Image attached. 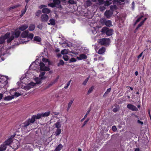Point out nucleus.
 <instances>
[{
  "label": "nucleus",
  "mask_w": 151,
  "mask_h": 151,
  "mask_svg": "<svg viewBox=\"0 0 151 151\" xmlns=\"http://www.w3.org/2000/svg\"><path fill=\"white\" fill-rule=\"evenodd\" d=\"M91 111L90 109H89L87 111L86 114L85 115L84 117L86 118L87 117L88 115L89 114L90 111Z\"/></svg>",
  "instance_id": "obj_53"
},
{
  "label": "nucleus",
  "mask_w": 151,
  "mask_h": 151,
  "mask_svg": "<svg viewBox=\"0 0 151 151\" xmlns=\"http://www.w3.org/2000/svg\"><path fill=\"white\" fill-rule=\"evenodd\" d=\"M111 4V2L108 1H106L104 3V5L105 6H108Z\"/></svg>",
  "instance_id": "obj_31"
},
{
  "label": "nucleus",
  "mask_w": 151,
  "mask_h": 151,
  "mask_svg": "<svg viewBox=\"0 0 151 151\" xmlns=\"http://www.w3.org/2000/svg\"><path fill=\"white\" fill-rule=\"evenodd\" d=\"M34 40L35 41L40 42L41 40V38L39 36H36L34 37Z\"/></svg>",
  "instance_id": "obj_25"
},
{
  "label": "nucleus",
  "mask_w": 151,
  "mask_h": 151,
  "mask_svg": "<svg viewBox=\"0 0 151 151\" xmlns=\"http://www.w3.org/2000/svg\"><path fill=\"white\" fill-rule=\"evenodd\" d=\"M61 132V130L60 129H57L55 132L56 136L59 135Z\"/></svg>",
  "instance_id": "obj_27"
},
{
  "label": "nucleus",
  "mask_w": 151,
  "mask_h": 151,
  "mask_svg": "<svg viewBox=\"0 0 151 151\" xmlns=\"http://www.w3.org/2000/svg\"><path fill=\"white\" fill-rule=\"evenodd\" d=\"M68 53V52L67 50L64 49L61 51V53L62 54H66Z\"/></svg>",
  "instance_id": "obj_42"
},
{
  "label": "nucleus",
  "mask_w": 151,
  "mask_h": 151,
  "mask_svg": "<svg viewBox=\"0 0 151 151\" xmlns=\"http://www.w3.org/2000/svg\"><path fill=\"white\" fill-rule=\"evenodd\" d=\"M29 32L28 30H26L23 32L21 34V36L23 38L27 37L28 36Z\"/></svg>",
  "instance_id": "obj_13"
},
{
  "label": "nucleus",
  "mask_w": 151,
  "mask_h": 151,
  "mask_svg": "<svg viewBox=\"0 0 151 151\" xmlns=\"http://www.w3.org/2000/svg\"><path fill=\"white\" fill-rule=\"evenodd\" d=\"M37 27L41 30L43 28V26L42 24H39L37 26Z\"/></svg>",
  "instance_id": "obj_44"
},
{
  "label": "nucleus",
  "mask_w": 151,
  "mask_h": 151,
  "mask_svg": "<svg viewBox=\"0 0 151 151\" xmlns=\"http://www.w3.org/2000/svg\"><path fill=\"white\" fill-rule=\"evenodd\" d=\"M76 59L74 58H71L69 61V63H71L73 62H75L76 61Z\"/></svg>",
  "instance_id": "obj_40"
},
{
  "label": "nucleus",
  "mask_w": 151,
  "mask_h": 151,
  "mask_svg": "<svg viewBox=\"0 0 151 151\" xmlns=\"http://www.w3.org/2000/svg\"><path fill=\"white\" fill-rule=\"evenodd\" d=\"M113 30L111 29H109L108 28L106 27H103L101 29V32L103 33H106V35L110 36L113 34L112 32Z\"/></svg>",
  "instance_id": "obj_3"
},
{
  "label": "nucleus",
  "mask_w": 151,
  "mask_h": 151,
  "mask_svg": "<svg viewBox=\"0 0 151 151\" xmlns=\"http://www.w3.org/2000/svg\"><path fill=\"white\" fill-rule=\"evenodd\" d=\"M49 22H50V23H48V25L51 24L52 25H54L55 24V20L54 19H50L49 20Z\"/></svg>",
  "instance_id": "obj_19"
},
{
  "label": "nucleus",
  "mask_w": 151,
  "mask_h": 151,
  "mask_svg": "<svg viewBox=\"0 0 151 151\" xmlns=\"http://www.w3.org/2000/svg\"><path fill=\"white\" fill-rule=\"evenodd\" d=\"M71 82V80H70L66 84V86H65L64 87L65 89H67L68 88V87L70 85Z\"/></svg>",
  "instance_id": "obj_36"
},
{
  "label": "nucleus",
  "mask_w": 151,
  "mask_h": 151,
  "mask_svg": "<svg viewBox=\"0 0 151 151\" xmlns=\"http://www.w3.org/2000/svg\"><path fill=\"white\" fill-rule=\"evenodd\" d=\"M113 14V12L110 10H106L104 13V15L107 18L110 17Z\"/></svg>",
  "instance_id": "obj_9"
},
{
  "label": "nucleus",
  "mask_w": 151,
  "mask_h": 151,
  "mask_svg": "<svg viewBox=\"0 0 151 151\" xmlns=\"http://www.w3.org/2000/svg\"><path fill=\"white\" fill-rule=\"evenodd\" d=\"M112 130L114 132L116 131V130H117V128L116 127L115 125L113 126L112 127Z\"/></svg>",
  "instance_id": "obj_50"
},
{
  "label": "nucleus",
  "mask_w": 151,
  "mask_h": 151,
  "mask_svg": "<svg viewBox=\"0 0 151 151\" xmlns=\"http://www.w3.org/2000/svg\"><path fill=\"white\" fill-rule=\"evenodd\" d=\"M137 122L139 124H140L141 125H143L144 124L143 122H142L141 121L139 120H137Z\"/></svg>",
  "instance_id": "obj_60"
},
{
  "label": "nucleus",
  "mask_w": 151,
  "mask_h": 151,
  "mask_svg": "<svg viewBox=\"0 0 151 151\" xmlns=\"http://www.w3.org/2000/svg\"><path fill=\"white\" fill-rule=\"evenodd\" d=\"M10 34V33L9 32H7L2 37L4 38L5 40L6 39H8L9 37Z\"/></svg>",
  "instance_id": "obj_24"
},
{
  "label": "nucleus",
  "mask_w": 151,
  "mask_h": 151,
  "mask_svg": "<svg viewBox=\"0 0 151 151\" xmlns=\"http://www.w3.org/2000/svg\"><path fill=\"white\" fill-rule=\"evenodd\" d=\"M105 9V7L104 6H103L102 7H101L100 8L101 10H104Z\"/></svg>",
  "instance_id": "obj_64"
},
{
  "label": "nucleus",
  "mask_w": 151,
  "mask_h": 151,
  "mask_svg": "<svg viewBox=\"0 0 151 151\" xmlns=\"http://www.w3.org/2000/svg\"><path fill=\"white\" fill-rule=\"evenodd\" d=\"M49 19L48 16L45 14H42L40 17L41 21L42 22H47Z\"/></svg>",
  "instance_id": "obj_6"
},
{
  "label": "nucleus",
  "mask_w": 151,
  "mask_h": 151,
  "mask_svg": "<svg viewBox=\"0 0 151 151\" xmlns=\"http://www.w3.org/2000/svg\"><path fill=\"white\" fill-rule=\"evenodd\" d=\"M50 70V68L48 67L45 66L40 70L42 71H49Z\"/></svg>",
  "instance_id": "obj_21"
},
{
  "label": "nucleus",
  "mask_w": 151,
  "mask_h": 151,
  "mask_svg": "<svg viewBox=\"0 0 151 151\" xmlns=\"http://www.w3.org/2000/svg\"><path fill=\"white\" fill-rule=\"evenodd\" d=\"M14 96L12 95L11 96H8L4 98V100L6 101H9L14 99Z\"/></svg>",
  "instance_id": "obj_22"
},
{
  "label": "nucleus",
  "mask_w": 151,
  "mask_h": 151,
  "mask_svg": "<svg viewBox=\"0 0 151 151\" xmlns=\"http://www.w3.org/2000/svg\"><path fill=\"white\" fill-rule=\"evenodd\" d=\"M46 7V6L44 5H41L39 6V8L40 9H42V8Z\"/></svg>",
  "instance_id": "obj_57"
},
{
  "label": "nucleus",
  "mask_w": 151,
  "mask_h": 151,
  "mask_svg": "<svg viewBox=\"0 0 151 151\" xmlns=\"http://www.w3.org/2000/svg\"><path fill=\"white\" fill-rule=\"evenodd\" d=\"M40 69L45 66V64L42 62H40Z\"/></svg>",
  "instance_id": "obj_39"
},
{
  "label": "nucleus",
  "mask_w": 151,
  "mask_h": 151,
  "mask_svg": "<svg viewBox=\"0 0 151 151\" xmlns=\"http://www.w3.org/2000/svg\"><path fill=\"white\" fill-rule=\"evenodd\" d=\"M31 88H32V87H31L29 86H27L25 87V89L27 90H29Z\"/></svg>",
  "instance_id": "obj_59"
},
{
  "label": "nucleus",
  "mask_w": 151,
  "mask_h": 151,
  "mask_svg": "<svg viewBox=\"0 0 151 151\" xmlns=\"http://www.w3.org/2000/svg\"><path fill=\"white\" fill-rule=\"evenodd\" d=\"M74 1L73 0H70L69 1V2L71 4H73L74 3Z\"/></svg>",
  "instance_id": "obj_62"
},
{
  "label": "nucleus",
  "mask_w": 151,
  "mask_h": 151,
  "mask_svg": "<svg viewBox=\"0 0 151 151\" xmlns=\"http://www.w3.org/2000/svg\"><path fill=\"white\" fill-rule=\"evenodd\" d=\"M59 76H58L54 80V81H55V82L56 83L58 79H59Z\"/></svg>",
  "instance_id": "obj_63"
},
{
  "label": "nucleus",
  "mask_w": 151,
  "mask_h": 151,
  "mask_svg": "<svg viewBox=\"0 0 151 151\" xmlns=\"http://www.w3.org/2000/svg\"><path fill=\"white\" fill-rule=\"evenodd\" d=\"M35 28V24H30L29 27V31H32L34 30Z\"/></svg>",
  "instance_id": "obj_23"
},
{
  "label": "nucleus",
  "mask_w": 151,
  "mask_h": 151,
  "mask_svg": "<svg viewBox=\"0 0 151 151\" xmlns=\"http://www.w3.org/2000/svg\"><path fill=\"white\" fill-rule=\"evenodd\" d=\"M64 62L62 60H60V61L59 63L58 64L57 66L59 67L60 66V65H63L64 64Z\"/></svg>",
  "instance_id": "obj_33"
},
{
  "label": "nucleus",
  "mask_w": 151,
  "mask_h": 151,
  "mask_svg": "<svg viewBox=\"0 0 151 151\" xmlns=\"http://www.w3.org/2000/svg\"><path fill=\"white\" fill-rule=\"evenodd\" d=\"M54 125L57 129H60L61 127V124L60 123V122H57Z\"/></svg>",
  "instance_id": "obj_20"
},
{
  "label": "nucleus",
  "mask_w": 151,
  "mask_h": 151,
  "mask_svg": "<svg viewBox=\"0 0 151 151\" xmlns=\"http://www.w3.org/2000/svg\"><path fill=\"white\" fill-rule=\"evenodd\" d=\"M101 22L102 24H104L107 27H110L112 26V22L111 20H106L105 19H102Z\"/></svg>",
  "instance_id": "obj_5"
},
{
  "label": "nucleus",
  "mask_w": 151,
  "mask_h": 151,
  "mask_svg": "<svg viewBox=\"0 0 151 151\" xmlns=\"http://www.w3.org/2000/svg\"><path fill=\"white\" fill-rule=\"evenodd\" d=\"M20 33V31L16 29L14 31L12 32V34L14 36V38H18L19 36Z\"/></svg>",
  "instance_id": "obj_8"
},
{
  "label": "nucleus",
  "mask_w": 151,
  "mask_h": 151,
  "mask_svg": "<svg viewBox=\"0 0 151 151\" xmlns=\"http://www.w3.org/2000/svg\"><path fill=\"white\" fill-rule=\"evenodd\" d=\"M105 48L104 47H103L99 50L98 52V53L99 54H102L105 52Z\"/></svg>",
  "instance_id": "obj_15"
},
{
  "label": "nucleus",
  "mask_w": 151,
  "mask_h": 151,
  "mask_svg": "<svg viewBox=\"0 0 151 151\" xmlns=\"http://www.w3.org/2000/svg\"><path fill=\"white\" fill-rule=\"evenodd\" d=\"M29 85L31 86V87H32V88L33 86H34L35 85V83L33 82H31L29 83Z\"/></svg>",
  "instance_id": "obj_52"
},
{
  "label": "nucleus",
  "mask_w": 151,
  "mask_h": 151,
  "mask_svg": "<svg viewBox=\"0 0 151 151\" xmlns=\"http://www.w3.org/2000/svg\"><path fill=\"white\" fill-rule=\"evenodd\" d=\"M87 58V56L84 54L80 55L79 57H77V58L78 60H81L84 59H86Z\"/></svg>",
  "instance_id": "obj_12"
},
{
  "label": "nucleus",
  "mask_w": 151,
  "mask_h": 151,
  "mask_svg": "<svg viewBox=\"0 0 151 151\" xmlns=\"http://www.w3.org/2000/svg\"><path fill=\"white\" fill-rule=\"evenodd\" d=\"M127 107L129 109L132 111H136L138 110V109L136 106L131 104H127Z\"/></svg>",
  "instance_id": "obj_7"
},
{
  "label": "nucleus",
  "mask_w": 151,
  "mask_h": 151,
  "mask_svg": "<svg viewBox=\"0 0 151 151\" xmlns=\"http://www.w3.org/2000/svg\"><path fill=\"white\" fill-rule=\"evenodd\" d=\"M21 94L19 93L15 92L14 96H15L16 97H18L20 96Z\"/></svg>",
  "instance_id": "obj_49"
},
{
  "label": "nucleus",
  "mask_w": 151,
  "mask_h": 151,
  "mask_svg": "<svg viewBox=\"0 0 151 151\" xmlns=\"http://www.w3.org/2000/svg\"><path fill=\"white\" fill-rule=\"evenodd\" d=\"M90 76H89L85 80L83 81V83H82V84L84 85H86L88 81L89 78Z\"/></svg>",
  "instance_id": "obj_34"
},
{
  "label": "nucleus",
  "mask_w": 151,
  "mask_h": 151,
  "mask_svg": "<svg viewBox=\"0 0 151 151\" xmlns=\"http://www.w3.org/2000/svg\"><path fill=\"white\" fill-rule=\"evenodd\" d=\"M63 58L65 61H67L69 59L68 56L67 55H64L63 56Z\"/></svg>",
  "instance_id": "obj_46"
},
{
  "label": "nucleus",
  "mask_w": 151,
  "mask_h": 151,
  "mask_svg": "<svg viewBox=\"0 0 151 151\" xmlns=\"http://www.w3.org/2000/svg\"><path fill=\"white\" fill-rule=\"evenodd\" d=\"M45 73L44 72H41L40 73V74L39 75V77H45V76H43L45 75Z\"/></svg>",
  "instance_id": "obj_43"
},
{
  "label": "nucleus",
  "mask_w": 151,
  "mask_h": 151,
  "mask_svg": "<svg viewBox=\"0 0 151 151\" xmlns=\"http://www.w3.org/2000/svg\"><path fill=\"white\" fill-rule=\"evenodd\" d=\"M50 111H47L45 113L38 114L36 115H34L32 116L31 118L28 119L25 122L21 124L22 127L23 128H27V126L34 123L36 119H39L42 117H45L48 116L50 114Z\"/></svg>",
  "instance_id": "obj_1"
},
{
  "label": "nucleus",
  "mask_w": 151,
  "mask_h": 151,
  "mask_svg": "<svg viewBox=\"0 0 151 151\" xmlns=\"http://www.w3.org/2000/svg\"><path fill=\"white\" fill-rule=\"evenodd\" d=\"M63 147V146L61 144H60L56 147L54 151H60L62 149Z\"/></svg>",
  "instance_id": "obj_16"
},
{
  "label": "nucleus",
  "mask_w": 151,
  "mask_h": 151,
  "mask_svg": "<svg viewBox=\"0 0 151 151\" xmlns=\"http://www.w3.org/2000/svg\"><path fill=\"white\" fill-rule=\"evenodd\" d=\"M12 142V139L11 138H9L6 141L4 144L6 145V146L9 145Z\"/></svg>",
  "instance_id": "obj_14"
},
{
  "label": "nucleus",
  "mask_w": 151,
  "mask_h": 151,
  "mask_svg": "<svg viewBox=\"0 0 151 151\" xmlns=\"http://www.w3.org/2000/svg\"><path fill=\"white\" fill-rule=\"evenodd\" d=\"M42 61L44 62L47 63L49 62V60L45 58H43L42 59Z\"/></svg>",
  "instance_id": "obj_51"
},
{
  "label": "nucleus",
  "mask_w": 151,
  "mask_h": 151,
  "mask_svg": "<svg viewBox=\"0 0 151 151\" xmlns=\"http://www.w3.org/2000/svg\"><path fill=\"white\" fill-rule=\"evenodd\" d=\"M119 110V108H117V107L116 106L113 109V111L114 112H116L117 111Z\"/></svg>",
  "instance_id": "obj_48"
},
{
  "label": "nucleus",
  "mask_w": 151,
  "mask_h": 151,
  "mask_svg": "<svg viewBox=\"0 0 151 151\" xmlns=\"http://www.w3.org/2000/svg\"><path fill=\"white\" fill-rule=\"evenodd\" d=\"M21 6V5L19 4H17L16 5L14 6H12L11 7H10L9 9L10 10H11L12 9H13L16 8H17V7H19V6Z\"/></svg>",
  "instance_id": "obj_28"
},
{
  "label": "nucleus",
  "mask_w": 151,
  "mask_h": 151,
  "mask_svg": "<svg viewBox=\"0 0 151 151\" xmlns=\"http://www.w3.org/2000/svg\"><path fill=\"white\" fill-rule=\"evenodd\" d=\"M42 12L44 13L49 14L50 13V10L48 8H45L42 9Z\"/></svg>",
  "instance_id": "obj_17"
},
{
  "label": "nucleus",
  "mask_w": 151,
  "mask_h": 151,
  "mask_svg": "<svg viewBox=\"0 0 151 151\" xmlns=\"http://www.w3.org/2000/svg\"><path fill=\"white\" fill-rule=\"evenodd\" d=\"M94 87L93 86H91V88H89V89L87 92V94L88 95L90 93H91L93 89H94Z\"/></svg>",
  "instance_id": "obj_29"
},
{
  "label": "nucleus",
  "mask_w": 151,
  "mask_h": 151,
  "mask_svg": "<svg viewBox=\"0 0 151 151\" xmlns=\"http://www.w3.org/2000/svg\"><path fill=\"white\" fill-rule=\"evenodd\" d=\"M6 146L4 143L0 146V151H3L6 150Z\"/></svg>",
  "instance_id": "obj_18"
},
{
  "label": "nucleus",
  "mask_w": 151,
  "mask_h": 151,
  "mask_svg": "<svg viewBox=\"0 0 151 151\" xmlns=\"http://www.w3.org/2000/svg\"><path fill=\"white\" fill-rule=\"evenodd\" d=\"M110 40L109 38H103L99 40V44L101 45L107 46L109 45Z\"/></svg>",
  "instance_id": "obj_2"
},
{
  "label": "nucleus",
  "mask_w": 151,
  "mask_h": 151,
  "mask_svg": "<svg viewBox=\"0 0 151 151\" xmlns=\"http://www.w3.org/2000/svg\"><path fill=\"white\" fill-rule=\"evenodd\" d=\"M89 118H88L86 120V121L84 122L83 124L82 125L81 127L82 128H83V127H84V126H85L86 125L87 122L89 121Z\"/></svg>",
  "instance_id": "obj_38"
},
{
  "label": "nucleus",
  "mask_w": 151,
  "mask_h": 151,
  "mask_svg": "<svg viewBox=\"0 0 151 151\" xmlns=\"http://www.w3.org/2000/svg\"><path fill=\"white\" fill-rule=\"evenodd\" d=\"M143 52H142L137 57V58L138 59L140 58L142 56V55Z\"/></svg>",
  "instance_id": "obj_61"
},
{
  "label": "nucleus",
  "mask_w": 151,
  "mask_h": 151,
  "mask_svg": "<svg viewBox=\"0 0 151 151\" xmlns=\"http://www.w3.org/2000/svg\"><path fill=\"white\" fill-rule=\"evenodd\" d=\"M73 100H71L69 102V103H68V106L67 109L68 110L69 109L70 107L71 106L72 104L73 103Z\"/></svg>",
  "instance_id": "obj_32"
},
{
  "label": "nucleus",
  "mask_w": 151,
  "mask_h": 151,
  "mask_svg": "<svg viewBox=\"0 0 151 151\" xmlns=\"http://www.w3.org/2000/svg\"><path fill=\"white\" fill-rule=\"evenodd\" d=\"M56 4L55 2V3H54V2L52 3L49 4V5L50 6L52 7H53L56 6Z\"/></svg>",
  "instance_id": "obj_45"
},
{
  "label": "nucleus",
  "mask_w": 151,
  "mask_h": 151,
  "mask_svg": "<svg viewBox=\"0 0 151 151\" xmlns=\"http://www.w3.org/2000/svg\"><path fill=\"white\" fill-rule=\"evenodd\" d=\"M98 1L100 4H103L104 3L103 0H98Z\"/></svg>",
  "instance_id": "obj_56"
},
{
  "label": "nucleus",
  "mask_w": 151,
  "mask_h": 151,
  "mask_svg": "<svg viewBox=\"0 0 151 151\" xmlns=\"http://www.w3.org/2000/svg\"><path fill=\"white\" fill-rule=\"evenodd\" d=\"M41 14V11L40 10H38L36 14V16L37 17H39Z\"/></svg>",
  "instance_id": "obj_47"
},
{
  "label": "nucleus",
  "mask_w": 151,
  "mask_h": 151,
  "mask_svg": "<svg viewBox=\"0 0 151 151\" xmlns=\"http://www.w3.org/2000/svg\"><path fill=\"white\" fill-rule=\"evenodd\" d=\"M143 17V16L142 15L141 16L139 17L136 20L137 22H139L142 19V18Z\"/></svg>",
  "instance_id": "obj_54"
},
{
  "label": "nucleus",
  "mask_w": 151,
  "mask_h": 151,
  "mask_svg": "<svg viewBox=\"0 0 151 151\" xmlns=\"http://www.w3.org/2000/svg\"><path fill=\"white\" fill-rule=\"evenodd\" d=\"M46 77H37L35 79V81L37 84H40L42 83V80L45 79Z\"/></svg>",
  "instance_id": "obj_10"
},
{
  "label": "nucleus",
  "mask_w": 151,
  "mask_h": 151,
  "mask_svg": "<svg viewBox=\"0 0 151 151\" xmlns=\"http://www.w3.org/2000/svg\"><path fill=\"white\" fill-rule=\"evenodd\" d=\"M26 9H22L21 11V15H23L26 12Z\"/></svg>",
  "instance_id": "obj_55"
},
{
  "label": "nucleus",
  "mask_w": 151,
  "mask_h": 151,
  "mask_svg": "<svg viewBox=\"0 0 151 151\" xmlns=\"http://www.w3.org/2000/svg\"><path fill=\"white\" fill-rule=\"evenodd\" d=\"M28 27V24H24L20 26L18 29L22 31H23L26 29Z\"/></svg>",
  "instance_id": "obj_11"
},
{
  "label": "nucleus",
  "mask_w": 151,
  "mask_h": 151,
  "mask_svg": "<svg viewBox=\"0 0 151 151\" xmlns=\"http://www.w3.org/2000/svg\"><path fill=\"white\" fill-rule=\"evenodd\" d=\"M14 38V36H11L10 37H9L7 39V42L9 43Z\"/></svg>",
  "instance_id": "obj_26"
},
{
  "label": "nucleus",
  "mask_w": 151,
  "mask_h": 151,
  "mask_svg": "<svg viewBox=\"0 0 151 151\" xmlns=\"http://www.w3.org/2000/svg\"><path fill=\"white\" fill-rule=\"evenodd\" d=\"M5 42V40L2 36L0 37V44H2Z\"/></svg>",
  "instance_id": "obj_30"
},
{
  "label": "nucleus",
  "mask_w": 151,
  "mask_h": 151,
  "mask_svg": "<svg viewBox=\"0 0 151 151\" xmlns=\"http://www.w3.org/2000/svg\"><path fill=\"white\" fill-rule=\"evenodd\" d=\"M144 24L143 23V22H141L138 25L137 27L135 29V30H137L138 29Z\"/></svg>",
  "instance_id": "obj_37"
},
{
  "label": "nucleus",
  "mask_w": 151,
  "mask_h": 151,
  "mask_svg": "<svg viewBox=\"0 0 151 151\" xmlns=\"http://www.w3.org/2000/svg\"><path fill=\"white\" fill-rule=\"evenodd\" d=\"M17 142V143L12 142L11 147L8 149L7 151H15L19 147V143L18 141Z\"/></svg>",
  "instance_id": "obj_4"
},
{
  "label": "nucleus",
  "mask_w": 151,
  "mask_h": 151,
  "mask_svg": "<svg viewBox=\"0 0 151 151\" xmlns=\"http://www.w3.org/2000/svg\"><path fill=\"white\" fill-rule=\"evenodd\" d=\"M55 83H56L54 81H53L51 82L47 86V88H48L50 87L51 86H52L53 84Z\"/></svg>",
  "instance_id": "obj_41"
},
{
  "label": "nucleus",
  "mask_w": 151,
  "mask_h": 151,
  "mask_svg": "<svg viewBox=\"0 0 151 151\" xmlns=\"http://www.w3.org/2000/svg\"><path fill=\"white\" fill-rule=\"evenodd\" d=\"M34 35L32 33L28 34L27 38H29L30 40H32L33 37Z\"/></svg>",
  "instance_id": "obj_35"
},
{
  "label": "nucleus",
  "mask_w": 151,
  "mask_h": 151,
  "mask_svg": "<svg viewBox=\"0 0 151 151\" xmlns=\"http://www.w3.org/2000/svg\"><path fill=\"white\" fill-rule=\"evenodd\" d=\"M53 2H54V3H55H55H56V5H58L59 3L60 2L58 0H56L53 1Z\"/></svg>",
  "instance_id": "obj_58"
}]
</instances>
